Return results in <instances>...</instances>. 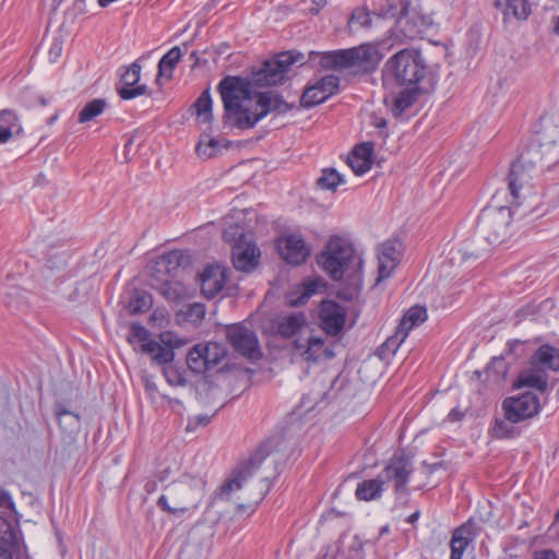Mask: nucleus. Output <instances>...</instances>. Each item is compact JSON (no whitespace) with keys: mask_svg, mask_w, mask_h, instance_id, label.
<instances>
[{"mask_svg":"<svg viewBox=\"0 0 559 559\" xmlns=\"http://www.w3.org/2000/svg\"><path fill=\"white\" fill-rule=\"evenodd\" d=\"M427 320V310L420 306H414L409 308L397 326V330L401 334L407 337L409 331L415 326L420 325Z\"/></svg>","mask_w":559,"mask_h":559,"instance_id":"2f4dec72","label":"nucleus"},{"mask_svg":"<svg viewBox=\"0 0 559 559\" xmlns=\"http://www.w3.org/2000/svg\"><path fill=\"white\" fill-rule=\"evenodd\" d=\"M223 237L228 242L242 243L243 231L240 227H229L224 230Z\"/></svg>","mask_w":559,"mask_h":559,"instance_id":"3c124183","label":"nucleus"},{"mask_svg":"<svg viewBox=\"0 0 559 559\" xmlns=\"http://www.w3.org/2000/svg\"><path fill=\"white\" fill-rule=\"evenodd\" d=\"M278 251L282 258L290 264L299 265L306 261L310 249L298 235H288L278 241Z\"/></svg>","mask_w":559,"mask_h":559,"instance_id":"a211bd4d","label":"nucleus"},{"mask_svg":"<svg viewBox=\"0 0 559 559\" xmlns=\"http://www.w3.org/2000/svg\"><path fill=\"white\" fill-rule=\"evenodd\" d=\"M144 386H145V392H146L151 403L154 404L155 406H157V407L162 406L165 402H167L169 405H173V404L180 405L179 400L170 399L167 395L162 394L158 391L155 382L147 377L144 379Z\"/></svg>","mask_w":559,"mask_h":559,"instance_id":"4c0bfd02","label":"nucleus"},{"mask_svg":"<svg viewBox=\"0 0 559 559\" xmlns=\"http://www.w3.org/2000/svg\"><path fill=\"white\" fill-rule=\"evenodd\" d=\"M532 366H538L544 368L546 371L559 370V349L550 345H542L531 357Z\"/></svg>","mask_w":559,"mask_h":559,"instance_id":"cd10ccee","label":"nucleus"},{"mask_svg":"<svg viewBox=\"0 0 559 559\" xmlns=\"http://www.w3.org/2000/svg\"><path fill=\"white\" fill-rule=\"evenodd\" d=\"M534 559H558V558L554 550L545 549V550L536 551Z\"/></svg>","mask_w":559,"mask_h":559,"instance_id":"13d9d810","label":"nucleus"},{"mask_svg":"<svg viewBox=\"0 0 559 559\" xmlns=\"http://www.w3.org/2000/svg\"><path fill=\"white\" fill-rule=\"evenodd\" d=\"M344 182L343 177L335 169H323L322 176L318 179V186L322 189L334 190Z\"/></svg>","mask_w":559,"mask_h":559,"instance_id":"c03bdc74","label":"nucleus"},{"mask_svg":"<svg viewBox=\"0 0 559 559\" xmlns=\"http://www.w3.org/2000/svg\"><path fill=\"white\" fill-rule=\"evenodd\" d=\"M205 486L206 481L201 476H183L166 487L157 506L171 515H182L199 508L205 495Z\"/></svg>","mask_w":559,"mask_h":559,"instance_id":"20e7f679","label":"nucleus"},{"mask_svg":"<svg viewBox=\"0 0 559 559\" xmlns=\"http://www.w3.org/2000/svg\"><path fill=\"white\" fill-rule=\"evenodd\" d=\"M237 509H238L239 511H245V510H247V509H248V507H247V506H245V504H241V503H240V504H238V506H237Z\"/></svg>","mask_w":559,"mask_h":559,"instance_id":"774afa93","label":"nucleus"},{"mask_svg":"<svg viewBox=\"0 0 559 559\" xmlns=\"http://www.w3.org/2000/svg\"><path fill=\"white\" fill-rule=\"evenodd\" d=\"M273 325L283 338H294L290 347L294 357L312 362L334 357V352L325 345V340L314 335L309 329L302 312L281 316Z\"/></svg>","mask_w":559,"mask_h":559,"instance_id":"f03ea898","label":"nucleus"},{"mask_svg":"<svg viewBox=\"0 0 559 559\" xmlns=\"http://www.w3.org/2000/svg\"><path fill=\"white\" fill-rule=\"evenodd\" d=\"M469 543V532L464 526L454 531L451 538V556L450 559H462V556Z\"/></svg>","mask_w":559,"mask_h":559,"instance_id":"f704fd0d","label":"nucleus"},{"mask_svg":"<svg viewBox=\"0 0 559 559\" xmlns=\"http://www.w3.org/2000/svg\"><path fill=\"white\" fill-rule=\"evenodd\" d=\"M406 336L401 334L396 329L394 335L390 336L379 348V356L381 359H388L390 356L394 355L402 343L405 341Z\"/></svg>","mask_w":559,"mask_h":559,"instance_id":"a19ab883","label":"nucleus"},{"mask_svg":"<svg viewBox=\"0 0 559 559\" xmlns=\"http://www.w3.org/2000/svg\"><path fill=\"white\" fill-rule=\"evenodd\" d=\"M290 451L295 452L297 449L283 445L278 437L267 438L258 449L257 454H271L272 452Z\"/></svg>","mask_w":559,"mask_h":559,"instance_id":"a18cd8bd","label":"nucleus"},{"mask_svg":"<svg viewBox=\"0 0 559 559\" xmlns=\"http://www.w3.org/2000/svg\"><path fill=\"white\" fill-rule=\"evenodd\" d=\"M107 106L105 99L96 98L88 102L79 114V122L85 123L102 115Z\"/></svg>","mask_w":559,"mask_h":559,"instance_id":"e433bc0d","label":"nucleus"},{"mask_svg":"<svg viewBox=\"0 0 559 559\" xmlns=\"http://www.w3.org/2000/svg\"><path fill=\"white\" fill-rule=\"evenodd\" d=\"M151 286L169 301H178L187 296L186 287L179 282L169 280L168 276L152 274Z\"/></svg>","mask_w":559,"mask_h":559,"instance_id":"5701e85b","label":"nucleus"},{"mask_svg":"<svg viewBox=\"0 0 559 559\" xmlns=\"http://www.w3.org/2000/svg\"><path fill=\"white\" fill-rule=\"evenodd\" d=\"M318 262L324 272L335 281L343 278L345 273L361 265V260L356 255L353 245L337 236L329 240Z\"/></svg>","mask_w":559,"mask_h":559,"instance_id":"39448f33","label":"nucleus"},{"mask_svg":"<svg viewBox=\"0 0 559 559\" xmlns=\"http://www.w3.org/2000/svg\"><path fill=\"white\" fill-rule=\"evenodd\" d=\"M319 63L324 69H347L356 66L372 67L382 55L373 44H362L349 49L328 51L319 55Z\"/></svg>","mask_w":559,"mask_h":559,"instance_id":"1a4fd4ad","label":"nucleus"},{"mask_svg":"<svg viewBox=\"0 0 559 559\" xmlns=\"http://www.w3.org/2000/svg\"><path fill=\"white\" fill-rule=\"evenodd\" d=\"M554 33L559 35V15L554 19Z\"/></svg>","mask_w":559,"mask_h":559,"instance_id":"0e129e2a","label":"nucleus"},{"mask_svg":"<svg viewBox=\"0 0 559 559\" xmlns=\"http://www.w3.org/2000/svg\"><path fill=\"white\" fill-rule=\"evenodd\" d=\"M148 331L140 325L133 324L128 335V342L142 343V352L150 355L158 365H165L174 359V348H179L186 344L185 340L178 337L170 331L159 334L158 341L148 340Z\"/></svg>","mask_w":559,"mask_h":559,"instance_id":"6e6552de","label":"nucleus"},{"mask_svg":"<svg viewBox=\"0 0 559 559\" xmlns=\"http://www.w3.org/2000/svg\"><path fill=\"white\" fill-rule=\"evenodd\" d=\"M185 260V254L180 250H173L163 254L153 265L152 274L167 276L170 272L176 271Z\"/></svg>","mask_w":559,"mask_h":559,"instance_id":"c756f323","label":"nucleus"},{"mask_svg":"<svg viewBox=\"0 0 559 559\" xmlns=\"http://www.w3.org/2000/svg\"><path fill=\"white\" fill-rule=\"evenodd\" d=\"M372 153L373 144L371 142L356 145L347 157V164L356 175L361 176L371 168Z\"/></svg>","mask_w":559,"mask_h":559,"instance_id":"412c9836","label":"nucleus"},{"mask_svg":"<svg viewBox=\"0 0 559 559\" xmlns=\"http://www.w3.org/2000/svg\"><path fill=\"white\" fill-rule=\"evenodd\" d=\"M419 88L417 86H409L401 91L393 98L392 111L394 116H401L407 110L417 99Z\"/></svg>","mask_w":559,"mask_h":559,"instance_id":"72a5a7b5","label":"nucleus"},{"mask_svg":"<svg viewBox=\"0 0 559 559\" xmlns=\"http://www.w3.org/2000/svg\"><path fill=\"white\" fill-rule=\"evenodd\" d=\"M382 72L385 82L416 86L425 78L426 67L417 51L403 49L385 62Z\"/></svg>","mask_w":559,"mask_h":559,"instance_id":"423d86ee","label":"nucleus"},{"mask_svg":"<svg viewBox=\"0 0 559 559\" xmlns=\"http://www.w3.org/2000/svg\"><path fill=\"white\" fill-rule=\"evenodd\" d=\"M257 457L258 456L250 457L249 461L234 468L222 486L214 492L213 501L216 499L229 500L233 492L240 490L243 483L253 475L257 466L262 463L261 457H259V460H257Z\"/></svg>","mask_w":559,"mask_h":559,"instance_id":"ddd939ff","label":"nucleus"},{"mask_svg":"<svg viewBox=\"0 0 559 559\" xmlns=\"http://www.w3.org/2000/svg\"><path fill=\"white\" fill-rule=\"evenodd\" d=\"M401 252L396 242L386 241L378 248V276L376 285L389 278L400 263Z\"/></svg>","mask_w":559,"mask_h":559,"instance_id":"f3484780","label":"nucleus"},{"mask_svg":"<svg viewBox=\"0 0 559 559\" xmlns=\"http://www.w3.org/2000/svg\"><path fill=\"white\" fill-rule=\"evenodd\" d=\"M181 58V50L179 47L171 48L158 62V76L166 75L167 71L169 76Z\"/></svg>","mask_w":559,"mask_h":559,"instance_id":"ea45409f","label":"nucleus"},{"mask_svg":"<svg viewBox=\"0 0 559 559\" xmlns=\"http://www.w3.org/2000/svg\"><path fill=\"white\" fill-rule=\"evenodd\" d=\"M201 352L203 353L210 369L218 365L226 356V349L215 342L201 344Z\"/></svg>","mask_w":559,"mask_h":559,"instance_id":"c9c22d12","label":"nucleus"},{"mask_svg":"<svg viewBox=\"0 0 559 559\" xmlns=\"http://www.w3.org/2000/svg\"><path fill=\"white\" fill-rule=\"evenodd\" d=\"M539 400L533 392H525L503 402L504 415L511 423H520L531 418L539 412Z\"/></svg>","mask_w":559,"mask_h":559,"instance_id":"f8f14e48","label":"nucleus"},{"mask_svg":"<svg viewBox=\"0 0 559 559\" xmlns=\"http://www.w3.org/2000/svg\"><path fill=\"white\" fill-rule=\"evenodd\" d=\"M13 507L10 495L5 490L0 489V508H3V511L12 510L14 512Z\"/></svg>","mask_w":559,"mask_h":559,"instance_id":"6e6d98bb","label":"nucleus"},{"mask_svg":"<svg viewBox=\"0 0 559 559\" xmlns=\"http://www.w3.org/2000/svg\"><path fill=\"white\" fill-rule=\"evenodd\" d=\"M508 366L503 357H495L487 367V372L493 374L497 379L504 378Z\"/></svg>","mask_w":559,"mask_h":559,"instance_id":"de8ad7c7","label":"nucleus"},{"mask_svg":"<svg viewBox=\"0 0 559 559\" xmlns=\"http://www.w3.org/2000/svg\"><path fill=\"white\" fill-rule=\"evenodd\" d=\"M19 524L12 510L0 512V543L7 546H17Z\"/></svg>","mask_w":559,"mask_h":559,"instance_id":"bb28decb","label":"nucleus"},{"mask_svg":"<svg viewBox=\"0 0 559 559\" xmlns=\"http://www.w3.org/2000/svg\"><path fill=\"white\" fill-rule=\"evenodd\" d=\"M411 473L412 464L408 456H393L380 474V477L384 479V481L393 480L395 492L406 495Z\"/></svg>","mask_w":559,"mask_h":559,"instance_id":"4468645a","label":"nucleus"},{"mask_svg":"<svg viewBox=\"0 0 559 559\" xmlns=\"http://www.w3.org/2000/svg\"><path fill=\"white\" fill-rule=\"evenodd\" d=\"M481 255V250L474 248L473 242H466L462 249L452 252L451 262L462 264L468 260H476Z\"/></svg>","mask_w":559,"mask_h":559,"instance_id":"79ce46f5","label":"nucleus"},{"mask_svg":"<svg viewBox=\"0 0 559 559\" xmlns=\"http://www.w3.org/2000/svg\"><path fill=\"white\" fill-rule=\"evenodd\" d=\"M227 270L222 265H209L200 274L201 292L206 298L215 297L224 287Z\"/></svg>","mask_w":559,"mask_h":559,"instance_id":"6ab92c4d","label":"nucleus"},{"mask_svg":"<svg viewBox=\"0 0 559 559\" xmlns=\"http://www.w3.org/2000/svg\"><path fill=\"white\" fill-rule=\"evenodd\" d=\"M187 365L189 369L195 373H202L210 369L204 355L201 352V344L195 345L188 353Z\"/></svg>","mask_w":559,"mask_h":559,"instance_id":"58836bf2","label":"nucleus"},{"mask_svg":"<svg viewBox=\"0 0 559 559\" xmlns=\"http://www.w3.org/2000/svg\"><path fill=\"white\" fill-rule=\"evenodd\" d=\"M186 314L189 320L198 322L204 318L205 308L203 305L195 302L189 306Z\"/></svg>","mask_w":559,"mask_h":559,"instance_id":"603ef678","label":"nucleus"},{"mask_svg":"<svg viewBox=\"0 0 559 559\" xmlns=\"http://www.w3.org/2000/svg\"><path fill=\"white\" fill-rule=\"evenodd\" d=\"M530 365H532L530 362ZM514 386L521 389L523 386L536 389L540 392H545L548 389V374L547 371L538 366H530V368L523 371Z\"/></svg>","mask_w":559,"mask_h":559,"instance_id":"b1692460","label":"nucleus"},{"mask_svg":"<svg viewBox=\"0 0 559 559\" xmlns=\"http://www.w3.org/2000/svg\"><path fill=\"white\" fill-rule=\"evenodd\" d=\"M226 337L238 355L250 360H259L262 357L255 332L243 324L229 325L226 330Z\"/></svg>","mask_w":559,"mask_h":559,"instance_id":"9b49d317","label":"nucleus"},{"mask_svg":"<svg viewBox=\"0 0 559 559\" xmlns=\"http://www.w3.org/2000/svg\"><path fill=\"white\" fill-rule=\"evenodd\" d=\"M559 159L555 142L531 146L523 152L511 165L509 174V190L514 201L519 202L532 193V180L539 164L550 165Z\"/></svg>","mask_w":559,"mask_h":559,"instance_id":"7ed1b4c3","label":"nucleus"},{"mask_svg":"<svg viewBox=\"0 0 559 559\" xmlns=\"http://www.w3.org/2000/svg\"><path fill=\"white\" fill-rule=\"evenodd\" d=\"M17 546H7L4 544L0 545V559H12L13 551Z\"/></svg>","mask_w":559,"mask_h":559,"instance_id":"4d7b16f0","label":"nucleus"},{"mask_svg":"<svg viewBox=\"0 0 559 559\" xmlns=\"http://www.w3.org/2000/svg\"><path fill=\"white\" fill-rule=\"evenodd\" d=\"M260 253L251 243H236L233 246V263L239 271L249 272L258 264Z\"/></svg>","mask_w":559,"mask_h":559,"instance_id":"4be33fe9","label":"nucleus"},{"mask_svg":"<svg viewBox=\"0 0 559 559\" xmlns=\"http://www.w3.org/2000/svg\"><path fill=\"white\" fill-rule=\"evenodd\" d=\"M371 26L370 12L365 8H357L353 11L348 21V27L352 31L368 28Z\"/></svg>","mask_w":559,"mask_h":559,"instance_id":"37998d69","label":"nucleus"},{"mask_svg":"<svg viewBox=\"0 0 559 559\" xmlns=\"http://www.w3.org/2000/svg\"><path fill=\"white\" fill-rule=\"evenodd\" d=\"M511 218V210L508 206H488L481 211L478 225L488 241L495 243L506 236Z\"/></svg>","mask_w":559,"mask_h":559,"instance_id":"9d476101","label":"nucleus"},{"mask_svg":"<svg viewBox=\"0 0 559 559\" xmlns=\"http://www.w3.org/2000/svg\"><path fill=\"white\" fill-rule=\"evenodd\" d=\"M58 117H59V112L56 111L50 118H48L47 124L51 126L52 123H55V121L58 119Z\"/></svg>","mask_w":559,"mask_h":559,"instance_id":"69168bd1","label":"nucleus"},{"mask_svg":"<svg viewBox=\"0 0 559 559\" xmlns=\"http://www.w3.org/2000/svg\"><path fill=\"white\" fill-rule=\"evenodd\" d=\"M460 417H461V413L455 411V409L451 411L450 414H449V418L451 420H459Z\"/></svg>","mask_w":559,"mask_h":559,"instance_id":"680f3d73","label":"nucleus"},{"mask_svg":"<svg viewBox=\"0 0 559 559\" xmlns=\"http://www.w3.org/2000/svg\"><path fill=\"white\" fill-rule=\"evenodd\" d=\"M384 490V479L380 477L367 479L358 484L355 495L362 501L378 499Z\"/></svg>","mask_w":559,"mask_h":559,"instance_id":"7c9ffc66","label":"nucleus"},{"mask_svg":"<svg viewBox=\"0 0 559 559\" xmlns=\"http://www.w3.org/2000/svg\"><path fill=\"white\" fill-rule=\"evenodd\" d=\"M314 8H311L312 13H318L319 10L326 4V0H312Z\"/></svg>","mask_w":559,"mask_h":559,"instance_id":"bf43d9fd","label":"nucleus"},{"mask_svg":"<svg viewBox=\"0 0 559 559\" xmlns=\"http://www.w3.org/2000/svg\"><path fill=\"white\" fill-rule=\"evenodd\" d=\"M140 78L141 66L138 62H133L121 75L122 86L118 87V94L122 99H132L146 93L147 86L145 84L134 87Z\"/></svg>","mask_w":559,"mask_h":559,"instance_id":"aec40b11","label":"nucleus"},{"mask_svg":"<svg viewBox=\"0 0 559 559\" xmlns=\"http://www.w3.org/2000/svg\"><path fill=\"white\" fill-rule=\"evenodd\" d=\"M419 518V511H415L413 514H411L407 519L408 523H415Z\"/></svg>","mask_w":559,"mask_h":559,"instance_id":"e2e57ef3","label":"nucleus"},{"mask_svg":"<svg viewBox=\"0 0 559 559\" xmlns=\"http://www.w3.org/2000/svg\"><path fill=\"white\" fill-rule=\"evenodd\" d=\"M400 10L391 2H388L386 9H381L379 16L395 17L396 32L406 39H416L421 37L432 25L430 15L421 12L417 5H412L407 1H399Z\"/></svg>","mask_w":559,"mask_h":559,"instance_id":"0eeeda50","label":"nucleus"},{"mask_svg":"<svg viewBox=\"0 0 559 559\" xmlns=\"http://www.w3.org/2000/svg\"><path fill=\"white\" fill-rule=\"evenodd\" d=\"M305 62V56L298 51H284L252 74L251 82L236 76H227L218 84L224 106V122L230 128L249 130L269 114L283 115L293 105L274 92H257L254 86H272L284 81L289 68Z\"/></svg>","mask_w":559,"mask_h":559,"instance_id":"f257e3e1","label":"nucleus"},{"mask_svg":"<svg viewBox=\"0 0 559 559\" xmlns=\"http://www.w3.org/2000/svg\"><path fill=\"white\" fill-rule=\"evenodd\" d=\"M62 53V43L59 39H55L49 48L48 57L50 62H56Z\"/></svg>","mask_w":559,"mask_h":559,"instance_id":"5fc2aeb1","label":"nucleus"},{"mask_svg":"<svg viewBox=\"0 0 559 559\" xmlns=\"http://www.w3.org/2000/svg\"><path fill=\"white\" fill-rule=\"evenodd\" d=\"M55 415L62 432L67 435L70 441L73 440L81 428L80 415L67 409L61 403L55 405Z\"/></svg>","mask_w":559,"mask_h":559,"instance_id":"393cba45","label":"nucleus"},{"mask_svg":"<svg viewBox=\"0 0 559 559\" xmlns=\"http://www.w3.org/2000/svg\"><path fill=\"white\" fill-rule=\"evenodd\" d=\"M319 318L322 330L326 334L335 336L344 328L346 311L340 304L333 300H324L320 306Z\"/></svg>","mask_w":559,"mask_h":559,"instance_id":"2eb2a0df","label":"nucleus"},{"mask_svg":"<svg viewBox=\"0 0 559 559\" xmlns=\"http://www.w3.org/2000/svg\"><path fill=\"white\" fill-rule=\"evenodd\" d=\"M515 423L504 420H497L493 427V435L498 438H511L516 433V429L513 426Z\"/></svg>","mask_w":559,"mask_h":559,"instance_id":"49530a36","label":"nucleus"},{"mask_svg":"<svg viewBox=\"0 0 559 559\" xmlns=\"http://www.w3.org/2000/svg\"><path fill=\"white\" fill-rule=\"evenodd\" d=\"M38 103L41 106H46L49 103V99L41 95L38 97Z\"/></svg>","mask_w":559,"mask_h":559,"instance_id":"338daca9","label":"nucleus"},{"mask_svg":"<svg viewBox=\"0 0 559 559\" xmlns=\"http://www.w3.org/2000/svg\"><path fill=\"white\" fill-rule=\"evenodd\" d=\"M22 130L19 117L13 110L0 111V144L7 143L14 135H20Z\"/></svg>","mask_w":559,"mask_h":559,"instance_id":"a878e982","label":"nucleus"},{"mask_svg":"<svg viewBox=\"0 0 559 559\" xmlns=\"http://www.w3.org/2000/svg\"><path fill=\"white\" fill-rule=\"evenodd\" d=\"M195 421L198 425L205 426L210 423V417L206 415H199L195 417Z\"/></svg>","mask_w":559,"mask_h":559,"instance_id":"052dcab7","label":"nucleus"},{"mask_svg":"<svg viewBox=\"0 0 559 559\" xmlns=\"http://www.w3.org/2000/svg\"><path fill=\"white\" fill-rule=\"evenodd\" d=\"M165 377L171 385H185L186 379L175 369H166Z\"/></svg>","mask_w":559,"mask_h":559,"instance_id":"864d4df0","label":"nucleus"},{"mask_svg":"<svg viewBox=\"0 0 559 559\" xmlns=\"http://www.w3.org/2000/svg\"><path fill=\"white\" fill-rule=\"evenodd\" d=\"M495 5L502 11L506 20L510 17L525 20L531 13V8L526 0H496Z\"/></svg>","mask_w":559,"mask_h":559,"instance_id":"c85d7f7f","label":"nucleus"},{"mask_svg":"<svg viewBox=\"0 0 559 559\" xmlns=\"http://www.w3.org/2000/svg\"><path fill=\"white\" fill-rule=\"evenodd\" d=\"M340 80L335 75H325L314 85L308 87L301 96L304 107H312L323 103L338 90Z\"/></svg>","mask_w":559,"mask_h":559,"instance_id":"dca6fc26","label":"nucleus"},{"mask_svg":"<svg viewBox=\"0 0 559 559\" xmlns=\"http://www.w3.org/2000/svg\"><path fill=\"white\" fill-rule=\"evenodd\" d=\"M217 147L218 141L215 139H210L206 143L200 141L197 146V153L202 158H211L215 155Z\"/></svg>","mask_w":559,"mask_h":559,"instance_id":"09e8293b","label":"nucleus"},{"mask_svg":"<svg viewBox=\"0 0 559 559\" xmlns=\"http://www.w3.org/2000/svg\"><path fill=\"white\" fill-rule=\"evenodd\" d=\"M151 297L146 294L138 295L130 302V310L132 313H140L146 311L151 307Z\"/></svg>","mask_w":559,"mask_h":559,"instance_id":"8fccbe9b","label":"nucleus"},{"mask_svg":"<svg viewBox=\"0 0 559 559\" xmlns=\"http://www.w3.org/2000/svg\"><path fill=\"white\" fill-rule=\"evenodd\" d=\"M212 97L210 88H206L202 92L199 98L193 104V109L197 115L198 123L200 124H210L213 120V111H212Z\"/></svg>","mask_w":559,"mask_h":559,"instance_id":"473e14b6","label":"nucleus"}]
</instances>
